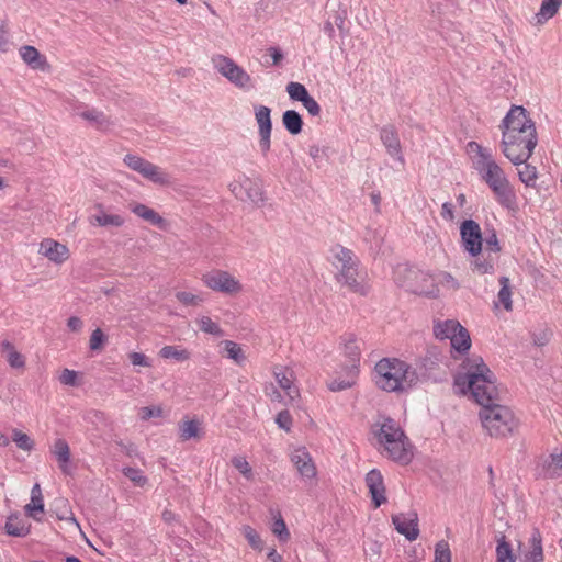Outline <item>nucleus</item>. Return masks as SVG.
I'll list each match as a JSON object with an SVG mask.
<instances>
[{
	"label": "nucleus",
	"mask_w": 562,
	"mask_h": 562,
	"mask_svg": "<svg viewBox=\"0 0 562 562\" xmlns=\"http://www.w3.org/2000/svg\"><path fill=\"white\" fill-rule=\"evenodd\" d=\"M159 356L164 359L186 361L190 358V352L186 349H179L176 346H165L160 349Z\"/></svg>",
	"instance_id": "43"
},
{
	"label": "nucleus",
	"mask_w": 562,
	"mask_h": 562,
	"mask_svg": "<svg viewBox=\"0 0 562 562\" xmlns=\"http://www.w3.org/2000/svg\"><path fill=\"white\" fill-rule=\"evenodd\" d=\"M105 341H106V336L100 328H97L92 331V334L90 336L89 347L93 351L100 350L103 348V345L105 344Z\"/></svg>",
	"instance_id": "55"
},
{
	"label": "nucleus",
	"mask_w": 562,
	"mask_h": 562,
	"mask_svg": "<svg viewBox=\"0 0 562 562\" xmlns=\"http://www.w3.org/2000/svg\"><path fill=\"white\" fill-rule=\"evenodd\" d=\"M255 119L258 124V136H259V148L263 157L268 155L271 148V133H272V121H271V109L257 104L254 105Z\"/></svg>",
	"instance_id": "9"
},
{
	"label": "nucleus",
	"mask_w": 562,
	"mask_h": 562,
	"mask_svg": "<svg viewBox=\"0 0 562 562\" xmlns=\"http://www.w3.org/2000/svg\"><path fill=\"white\" fill-rule=\"evenodd\" d=\"M496 562H516V555L513 552V548L504 535H501L497 538Z\"/></svg>",
	"instance_id": "37"
},
{
	"label": "nucleus",
	"mask_w": 562,
	"mask_h": 562,
	"mask_svg": "<svg viewBox=\"0 0 562 562\" xmlns=\"http://www.w3.org/2000/svg\"><path fill=\"white\" fill-rule=\"evenodd\" d=\"M128 358L133 366L150 367L151 362L148 357L142 352H131Z\"/></svg>",
	"instance_id": "63"
},
{
	"label": "nucleus",
	"mask_w": 562,
	"mask_h": 562,
	"mask_svg": "<svg viewBox=\"0 0 562 562\" xmlns=\"http://www.w3.org/2000/svg\"><path fill=\"white\" fill-rule=\"evenodd\" d=\"M395 529L409 541L417 539L419 535L418 518L416 513H412L409 517L403 514L392 517Z\"/></svg>",
	"instance_id": "20"
},
{
	"label": "nucleus",
	"mask_w": 562,
	"mask_h": 562,
	"mask_svg": "<svg viewBox=\"0 0 562 562\" xmlns=\"http://www.w3.org/2000/svg\"><path fill=\"white\" fill-rule=\"evenodd\" d=\"M12 439L16 443V446L22 450L31 451L34 447V442L29 437V435H26L18 429L13 430Z\"/></svg>",
	"instance_id": "50"
},
{
	"label": "nucleus",
	"mask_w": 562,
	"mask_h": 562,
	"mask_svg": "<svg viewBox=\"0 0 562 562\" xmlns=\"http://www.w3.org/2000/svg\"><path fill=\"white\" fill-rule=\"evenodd\" d=\"M202 281L209 289L216 292L236 294L241 291V284L239 281L232 277L227 271L214 270L203 274Z\"/></svg>",
	"instance_id": "10"
},
{
	"label": "nucleus",
	"mask_w": 562,
	"mask_h": 562,
	"mask_svg": "<svg viewBox=\"0 0 562 562\" xmlns=\"http://www.w3.org/2000/svg\"><path fill=\"white\" fill-rule=\"evenodd\" d=\"M302 104L312 116L319 115L321 106L311 94L302 102Z\"/></svg>",
	"instance_id": "62"
},
{
	"label": "nucleus",
	"mask_w": 562,
	"mask_h": 562,
	"mask_svg": "<svg viewBox=\"0 0 562 562\" xmlns=\"http://www.w3.org/2000/svg\"><path fill=\"white\" fill-rule=\"evenodd\" d=\"M77 114L99 131H108L113 125L110 117L97 109H86Z\"/></svg>",
	"instance_id": "24"
},
{
	"label": "nucleus",
	"mask_w": 562,
	"mask_h": 562,
	"mask_svg": "<svg viewBox=\"0 0 562 562\" xmlns=\"http://www.w3.org/2000/svg\"><path fill=\"white\" fill-rule=\"evenodd\" d=\"M366 485L371 495L372 503L375 508L387 502L386 488L383 475L378 469L370 470L366 475Z\"/></svg>",
	"instance_id": "15"
},
{
	"label": "nucleus",
	"mask_w": 562,
	"mask_h": 562,
	"mask_svg": "<svg viewBox=\"0 0 562 562\" xmlns=\"http://www.w3.org/2000/svg\"><path fill=\"white\" fill-rule=\"evenodd\" d=\"M405 280L400 285L406 291L427 297H436L439 290L434 279L416 268H405Z\"/></svg>",
	"instance_id": "7"
},
{
	"label": "nucleus",
	"mask_w": 562,
	"mask_h": 562,
	"mask_svg": "<svg viewBox=\"0 0 562 562\" xmlns=\"http://www.w3.org/2000/svg\"><path fill=\"white\" fill-rule=\"evenodd\" d=\"M374 384L385 392H406L418 381L416 371L397 358L379 360L372 373Z\"/></svg>",
	"instance_id": "2"
},
{
	"label": "nucleus",
	"mask_w": 562,
	"mask_h": 562,
	"mask_svg": "<svg viewBox=\"0 0 562 562\" xmlns=\"http://www.w3.org/2000/svg\"><path fill=\"white\" fill-rule=\"evenodd\" d=\"M131 211L138 217L147 221L151 225L164 227L166 221L155 210L148 207L145 204L136 203L131 205Z\"/></svg>",
	"instance_id": "30"
},
{
	"label": "nucleus",
	"mask_w": 562,
	"mask_h": 562,
	"mask_svg": "<svg viewBox=\"0 0 562 562\" xmlns=\"http://www.w3.org/2000/svg\"><path fill=\"white\" fill-rule=\"evenodd\" d=\"M286 92L289 93V97L293 101H300L301 103L306 100V98L310 95L306 87L300 82H290L286 86Z\"/></svg>",
	"instance_id": "45"
},
{
	"label": "nucleus",
	"mask_w": 562,
	"mask_h": 562,
	"mask_svg": "<svg viewBox=\"0 0 562 562\" xmlns=\"http://www.w3.org/2000/svg\"><path fill=\"white\" fill-rule=\"evenodd\" d=\"M461 369L454 375V386L460 394H470L482 406L479 415L483 428L494 438L514 435L519 427V420L508 406L498 403L499 392L495 374L482 357L473 355L467 358Z\"/></svg>",
	"instance_id": "1"
},
{
	"label": "nucleus",
	"mask_w": 562,
	"mask_h": 562,
	"mask_svg": "<svg viewBox=\"0 0 562 562\" xmlns=\"http://www.w3.org/2000/svg\"><path fill=\"white\" fill-rule=\"evenodd\" d=\"M38 252L48 260L60 265L69 258V249L66 245L47 238L40 244Z\"/></svg>",
	"instance_id": "17"
},
{
	"label": "nucleus",
	"mask_w": 562,
	"mask_h": 562,
	"mask_svg": "<svg viewBox=\"0 0 562 562\" xmlns=\"http://www.w3.org/2000/svg\"><path fill=\"white\" fill-rule=\"evenodd\" d=\"M518 176L521 182H524L527 187H535L537 179V169L536 167L524 164V167L518 170Z\"/></svg>",
	"instance_id": "47"
},
{
	"label": "nucleus",
	"mask_w": 562,
	"mask_h": 562,
	"mask_svg": "<svg viewBox=\"0 0 562 562\" xmlns=\"http://www.w3.org/2000/svg\"><path fill=\"white\" fill-rule=\"evenodd\" d=\"M461 245L470 256L480 255L483 245L482 231L474 220H464L460 225Z\"/></svg>",
	"instance_id": "11"
},
{
	"label": "nucleus",
	"mask_w": 562,
	"mask_h": 562,
	"mask_svg": "<svg viewBox=\"0 0 562 562\" xmlns=\"http://www.w3.org/2000/svg\"><path fill=\"white\" fill-rule=\"evenodd\" d=\"M282 124L291 135H299L303 130V119L295 110H286L282 114Z\"/></svg>",
	"instance_id": "33"
},
{
	"label": "nucleus",
	"mask_w": 562,
	"mask_h": 562,
	"mask_svg": "<svg viewBox=\"0 0 562 562\" xmlns=\"http://www.w3.org/2000/svg\"><path fill=\"white\" fill-rule=\"evenodd\" d=\"M123 473L137 486L142 487L147 483V477L143 475L139 469L127 467L123 470Z\"/></svg>",
	"instance_id": "52"
},
{
	"label": "nucleus",
	"mask_w": 562,
	"mask_h": 562,
	"mask_svg": "<svg viewBox=\"0 0 562 562\" xmlns=\"http://www.w3.org/2000/svg\"><path fill=\"white\" fill-rule=\"evenodd\" d=\"M176 297L182 304L192 306L199 305L200 302L202 301L200 296L186 291L177 292Z\"/></svg>",
	"instance_id": "58"
},
{
	"label": "nucleus",
	"mask_w": 562,
	"mask_h": 562,
	"mask_svg": "<svg viewBox=\"0 0 562 562\" xmlns=\"http://www.w3.org/2000/svg\"><path fill=\"white\" fill-rule=\"evenodd\" d=\"M162 408L160 406H144L140 407L138 416L142 420H149L150 418L161 417Z\"/></svg>",
	"instance_id": "56"
},
{
	"label": "nucleus",
	"mask_w": 562,
	"mask_h": 562,
	"mask_svg": "<svg viewBox=\"0 0 562 562\" xmlns=\"http://www.w3.org/2000/svg\"><path fill=\"white\" fill-rule=\"evenodd\" d=\"M450 345L459 353L468 352L471 348V338L468 329L463 327V330H458L456 335L450 337Z\"/></svg>",
	"instance_id": "38"
},
{
	"label": "nucleus",
	"mask_w": 562,
	"mask_h": 562,
	"mask_svg": "<svg viewBox=\"0 0 562 562\" xmlns=\"http://www.w3.org/2000/svg\"><path fill=\"white\" fill-rule=\"evenodd\" d=\"M501 289L497 294L498 302L504 306L506 311L513 310L512 291L509 278L502 276L498 279Z\"/></svg>",
	"instance_id": "40"
},
{
	"label": "nucleus",
	"mask_w": 562,
	"mask_h": 562,
	"mask_svg": "<svg viewBox=\"0 0 562 562\" xmlns=\"http://www.w3.org/2000/svg\"><path fill=\"white\" fill-rule=\"evenodd\" d=\"M52 453L56 457L60 471L65 474H69V461H70V448L67 441L63 438L57 439L54 442Z\"/></svg>",
	"instance_id": "26"
},
{
	"label": "nucleus",
	"mask_w": 562,
	"mask_h": 562,
	"mask_svg": "<svg viewBox=\"0 0 562 562\" xmlns=\"http://www.w3.org/2000/svg\"><path fill=\"white\" fill-rule=\"evenodd\" d=\"M344 345V355L349 359V363L344 366L345 373L349 376H357L359 373V362L361 350L355 334H347L341 337Z\"/></svg>",
	"instance_id": "14"
},
{
	"label": "nucleus",
	"mask_w": 562,
	"mask_h": 562,
	"mask_svg": "<svg viewBox=\"0 0 562 562\" xmlns=\"http://www.w3.org/2000/svg\"><path fill=\"white\" fill-rule=\"evenodd\" d=\"M244 191L245 198L244 201H249L255 205H262L265 202V196L261 188L258 183L252 181L250 178H244Z\"/></svg>",
	"instance_id": "34"
},
{
	"label": "nucleus",
	"mask_w": 562,
	"mask_h": 562,
	"mask_svg": "<svg viewBox=\"0 0 562 562\" xmlns=\"http://www.w3.org/2000/svg\"><path fill=\"white\" fill-rule=\"evenodd\" d=\"M328 18L333 21V24L337 26L341 36L348 34L349 30L346 27V20L348 16L347 9L341 2H337L335 7L326 12Z\"/></svg>",
	"instance_id": "32"
},
{
	"label": "nucleus",
	"mask_w": 562,
	"mask_h": 562,
	"mask_svg": "<svg viewBox=\"0 0 562 562\" xmlns=\"http://www.w3.org/2000/svg\"><path fill=\"white\" fill-rule=\"evenodd\" d=\"M232 464L235 469H237L247 480L252 477V470L249 465L248 461L244 457H234L232 459Z\"/></svg>",
	"instance_id": "53"
},
{
	"label": "nucleus",
	"mask_w": 562,
	"mask_h": 562,
	"mask_svg": "<svg viewBox=\"0 0 562 562\" xmlns=\"http://www.w3.org/2000/svg\"><path fill=\"white\" fill-rule=\"evenodd\" d=\"M180 437L182 440L199 438V422L191 419L179 425Z\"/></svg>",
	"instance_id": "44"
},
{
	"label": "nucleus",
	"mask_w": 562,
	"mask_h": 562,
	"mask_svg": "<svg viewBox=\"0 0 562 562\" xmlns=\"http://www.w3.org/2000/svg\"><path fill=\"white\" fill-rule=\"evenodd\" d=\"M380 138L390 156L400 161L404 160L402 155L401 142L394 125H384L380 131Z\"/></svg>",
	"instance_id": "19"
},
{
	"label": "nucleus",
	"mask_w": 562,
	"mask_h": 562,
	"mask_svg": "<svg viewBox=\"0 0 562 562\" xmlns=\"http://www.w3.org/2000/svg\"><path fill=\"white\" fill-rule=\"evenodd\" d=\"M468 148L471 151H474L477 154L476 160H485V157H491L492 154L487 148H484L479 143L471 140L468 143Z\"/></svg>",
	"instance_id": "61"
},
{
	"label": "nucleus",
	"mask_w": 562,
	"mask_h": 562,
	"mask_svg": "<svg viewBox=\"0 0 562 562\" xmlns=\"http://www.w3.org/2000/svg\"><path fill=\"white\" fill-rule=\"evenodd\" d=\"M374 434L380 445L386 442L387 439H393L398 436L405 437L404 431L400 428L396 422L390 417L384 419Z\"/></svg>",
	"instance_id": "27"
},
{
	"label": "nucleus",
	"mask_w": 562,
	"mask_h": 562,
	"mask_svg": "<svg viewBox=\"0 0 562 562\" xmlns=\"http://www.w3.org/2000/svg\"><path fill=\"white\" fill-rule=\"evenodd\" d=\"M78 373L74 370L64 369L59 376L61 384L75 386L77 385Z\"/></svg>",
	"instance_id": "60"
},
{
	"label": "nucleus",
	"mask_w": 562,
	"mask_h": 562,
	"mask_svg": "<svg viewBox=\"0 0 562 562\" xmlns=\"http://www.w3.org/2000/svg\"><path fill=\"white\" fill-rule=\"evenodd\" d=\"M276 423L279 426V428L289 432L291 430L292 423H293L292 416L289 413V411L283 409L281 412H279L276 417Z\"/></svg>",
	"instance_id": "57"
},
{
	"label": "nucleus",
	"mask_w": 562,
	"mask_h": 562,
	"mask_svg": "<svg viewBox=\"0 0 562 562\" xmlns=\"http://www.w3.org/2000/svg\"><path fill=\"white\" fill-rule=\"evenodd\" d=\"M271 530L282 542H285L290 539V532L280 513L278 514V517L274 519Z\"/></svg>",
	"instance_id": "48"
},
{
	"label": "nucleus",
	"mask_w": 562,
	"mask_h": 562,
	"mask_svg": "<svg viewBox=\"0 0 562 562\" xmlns=\"http://www.w3.org/2000/svg\"><path fill=\"white\" fill-rule=\"evenodd\" d=\"M214 67L235 87L249 91L256 88L250 75L238 66L232 58L217 55L213 58Z\"/></svg>",
	"instance_id": "6"
},
{
	"label": "nucleus",
	"mask_w": 562,
	"mask_h": 562,
	"mask_svg": "<svg viewBox=\"0 0 562 562\" xmlns=\"http://www.w3.org/2000/svg\"><path fill=\"white\" fill-rule=\"evenodd\" d=\"M485 244L487 246V252L497 254L501 251V246L495 229H492L491 233L485 237Z\"/></svg>",
	"instance_id": "59"
},
{
	"label": "nucleus",
	"mask_w": 562,
	"mask_h": 562,
	"mask_svg": "<svg viewBox=\"0 0 562 562\" xmlns=\"http://www.w3.org/2000/svg\"><path fill=\"white\" fill-rule=\"evenodd\" d=\"M529 549L524 553V562H544L542 536L533 528L528 540Z\"/></svg>",
	"instance_id": "22"
},
{
	"label": "nucleus",
	"mask_w": 562,
	"mask_h": 562,
	"mask_svg": "<svg viewBox=\"0 0 562 562\" xmlns=\"http://www.w3.org/2000/svg\"><path fill=\"white\" fill-rule=\"evenodd\" d=\"M4 530L12 537H25L31 531V524L19 513H14L7 518Z\"/></svg>",
	"instance_id": "23"
},
{
	"label": "nucleus",
	"mask_w": 562,
	"mask_h": 562,
	"mask_svg": "<svg viewBox=\"0 0 562 562\" xmlns=\"http://www.w3.org/2000/svg\"><path fill=\"white\" fill-rule=\"evenodd\" d=\"M474 168L493 192L495 200L505 209H514L517 202L515 191L493 156L485 157V160H475Z\"/></svg>",
	"instance_id": "3"
},
{
	"label": "nucleus",
	"mask_w": 562,
	"mask_h": 562,
	"mask_svg": "<svg viewBox=\"0 0 562 562\" xmlns=\"http://www.w3.org/2000/svg\"><path fill=\"white\" fill-rule=\"evenodd\" d=\"M463 330V326L456 319H447L443 322H437L434 325V334L436 338L440 340L449 339L457 331Z\"/></svg>",
	"instance_id": "31"
},
{
	"label": "nucleus",
	"mask_w": 562,
	"mask_h": 562,
	"mask_svg": "<svg viewBox=\"0 0 562 562\" xmlns=\"http://www.w3.org/2000/svg\"><path fill=\"white\" fill-rule=\"evenodd\" d=\"M473 259L470 261V267L473 272L479 274L494 273L495 258L487 251L480 255L471 256Z\"/></svg>",
	"instance_id": "25"
},
{
	"label": "nucleus",
	"mask_w": 562,
	"mask_h": 562,
	"mask_svg": "<svg viewBox=\"0 0 562 562\" xmlns=\"http://www.w3.org/2000/svg\"><path fill=\"white\" fill-rule=\"evenodd\" d=\"M291 461L302 479L312 480L316 477V467L305 447L296 448L291 454Z\"/></svg>",
	"instance_id": "16"
},
{
	"label": "nucleus",
	"mask_w": 562,
	"mask_h": 562,
	"mask_svg": "<svg viewBox=\"0 0 562 562\" xmlns=\"http://www.w3.org/2000/svg\"><path fill=\"white\" fill-rule=\"evenodd\" d=\"M561 4L562 0H542L540 10L536 14L537 23L543 24L549 19L553 18L558 13Z\"/></svg>",
	"instance_id": "35"
},
{
	"label": "nucleus",
	"mask_w": 562,
	"mask_h": 562,
	"mask_svg": "<svg viewBox=\"0 0 562 562\" xmlns=\"http://www.w3.org/2000/svg\"><path fill=\"white\" fill-rule=\"evenodd\" d=\"M434 562H451V551L447 541L441 540L436 544Z\"/></svg>",
	"instance_id": "49"
},
{
	"label": "nucleus",
	"mask_w": 562,
	"mask_h": 562,
	"mask_svg": "<svg viewBox=\"0 0 562 562\" xmlns=\"http://www.w3.org/2000/svg\"><path fill=\"white\" fill-rule=\"evenodd\" d=\"M536 475L544 480L562 477V453H552L543 459L536 469Z\"/></svg>",
	"instance_id": "18"
},
{
	"label": "nucleus",
	"mask_w": 562,
	"mask_h": 562,
	"mask_svg": "<svg viewBox=\"0 0 562 562\" xmlns=\"http://www.w3.org/2000/svg\"><path fill=\"white\" fill-rule=\"evenodd\" d=\"M92 224H97L99 226L105 227V226H115L120 227L125 223V220L123 216L119 214H106L103 210H100L98 214L93 216Z\"/></svg>",
	"instance_id": "39"
},
{
	"label": "nucleus",
	"mask_w": 562,
	"mask_h": 562,
	"mask_svg": "<svg viewBox=\"0 0 562 562\" xmlns=\"http://www.w3.org/2000/svg\"><path fill=\"white\" fill-rule=\"evenodd\" d=\"M52 515H55V517L58 520H65L67 522H70L75 525L77 528H79V524L77 519L75 518V515L72 513V509L66 498H57L52 504Z\"/></svg>",
	"instance_id": "28"
},
{
	"label": "nucleus",
	"mask_w": 562,
	"mask_h": 562,
	"mask_svg": "<svg viewBox=\"0 0 562 562\" xmlns=\"http://www.w3.org/2000/svg\"><path fill=\"white\" fill-rule=\"evenodd\" d=\"M387 452L389 458L401 464H408L413 459L411 445L408 438L398 436L393 439H387L386 442L381 443Z\"/></svg>",
	"instance_id": "13"
},
{
	"label": "nucleus",
	"mask_w": 562,
	"mask_h": 562,
	"mask_svg": "<svg viewBox=\"0 0 562 562\" xmlns=\"http://www.w3.org/2000/svg\"><path fill=\"white\" fill-rule=\"evenodd\" d=\"M356 378L357 376L349 378L346 374V379H334L328 383V389L333 392L350 389L356 383Z\"/></svg>",
	"instance_id": "51"
},
{
	"label": "nucleus",
	"mask_w": 562,
	"mask_h": 562,
	"mask_svg": "<svg viewBox=\"0 0 562 562\" xmlns=\"http://www.w3.org/2000/svg\"><path fill=\"white\" fill-rule=\"evenodd\" d=\"M124 164L132 170L142 175L145 179L160 186L168 184L169 177L162 169L153 162L133 154L125 155Z\"/></svg>",
	"instance_id": "8"
},
{
	"label": "nucleus",
	"mask_w": 562,
	"mask_h": 562,
	"mask_svg": "<svg viewBox=\"0 0 562 562\" xmlns=\"http://www.w3.org/2000/svg\"><path fill=\"white\" fill-rule=\"evenodd\" d=\"M199 327L202 331L216 337H221L224 335V331L220 327V325L213 322L209 316H203L200 318Z\"/></svg>",
	"instance_id": "46"
},
{
	"label": "nucleus",
	"mask_w": 562,
	"mask_h": 562,
	"mask_svg": "<svg viewBox=\"0 0 562 562\" xmlns=\"http://www.w3.org/2000/svg\"><path fill=\"white\" fill-rule=\"evenodd\" d=\"M276 380L281 389H283L286 395L294 400L299 396V389L292 385V380L286 375V373L282 370L274 372Z\"/></svg>",
	"instance_id": "42"
},
{
	"label": "nucleus",
	"mask_w": 562,
	"mask_h": 562,
	"mask_svg": "<svg viewBox=\"0 0 562 562\" xmlns=\"http://www.w3.org/2000/svg\"><path fill=\"white\" fill-rule=\"evenodd\" d=\"M1 351L5 353L7 361L12 368H24L25 359L19 351L15 350L12 342H10L9 340H3L1 342Z\"/></svg>",
	"instance_id": "36"
},
{
	"label": "nucleus",
	"mask_w": 562,
	"mask_h": 562,
	"mask_svg": "<svg viewBox=\"0 0 562 562\" xmlns=\"http://www.w3.org/2000/svg\"><path fill=\"white\" fill-rule=\"evenodd\" d=\"M330 252L334 257L333 266L338 270L335 277L337 282L353 293L367 295L369 288L357 279L359 261L353 251L341 245H336Z\"/></svg>",
	"instance_id": "4"
},
{
	"label": "nucleus",
	"mask_w": 562,
	"mask_h": 562,
	"mask_svg": "<svg viewBox=\"0 0 562 562\" xmlns=\"http://www.w3.org/2000/svg\"><path fill=\"white\" fill-rule=\"evenodd\" d=\"M243 533L254 549L261 550L262 541L260 539V536L254 528H251L250 526H244Z\"/></svg>",
	"instance_id": "54"
},
{
	"label": "nucleus",
	"mask_w": 562,
	"mask_h": 562,
	"mask_svg": "<svg viewBox=\"0 0 562 562\" xmlns=\"http://www.w3.org/2000/svg\"><path fill=\"white\" fill-rule=\"evenodd\" d=\"M44 512V498L42 490L38 483H35L31 490V503L25 506V513L29 517H32L36 521H41V518L36 516V513Z\"/></svg>",
	"instance_id": "29"
},
{
	"label": "nucleus",
	"mask_w": 562,
	"mask_h": 562,
	"mask_svg": "<svg viewBox=\"0 0 562 562\" xmlns=\"http://www.w3.org/2000/svg\"><path fill=\"white\" fill-rule=\"evenodd\" d=\"M231 192L240 201H244L245 191H244V180L235 181L229 184Z\"/></svg>",
	"instance_id": "64"
},
{
	"label": "nucleus",
	"mask_w": 562,
	"mask_h": 562,
	"mask_svg": "<svg viewBox=\"0 0 562 562\" xmlns=\"http://www.w3.org/2000/svg\"><path fill=\"white\" fill-rule=\"evenodd\" d=\"M20 55L23 61L34 70L47 71L49 64L34 46L25 45L20 48Z\"/></svg>",
	"instance_id": "21"
},
{
	"label": "nucleus",
	"mask_w": 562,
	"mask_h": 562,
	"mask_svg": "<svg viewBox=\"0 0 562 562\" xmlns=\"http://www.w3.org/2000/svg\"><path fill=\"white\" fill-rule=\"evenodd\" d=\"M501 130L502 135L504 134V143L507 146L509 143V150H513L512 146L515 135L519 133L526 134V137L530 136L527 143L529 148L537 146L538 138L535 122L529 117L528 112L522 106H513L510 109L502 121Z\"/></svg>",
	"instance_id": "5"
},
{
	"label": "nucleus",
	"mask_w": 562,
	"mask_h": 562,
	"mask_svg": "<svg viewBox=\"0 0 562 562\" xmlns=\"http://www.w3.org/2000/svg\"><path fill=\"white\" fill-rule=\"evenodd\" d=\"M525 135L526 134H522V133L515 135V139H514L513 146H512L513 150L508 149L509 145L507 146L504 143V134L502 135V142H501L502 151H503L504 156L515 166L525 164L530 158V156L532 155L533 149L536 147V146H532L529 148L527 143H528V139L530 138V136L526 137Z\"/></svg>",
	"instance_id": "12"
},
{
	"label": "nucleus",
	"mask_w": 562,
	"mask_h": 562,
	"mask_svg": "<svg viewBox=\"0 0 562 562\" xmlns=\"http://www.w3.org/2000/svg\"><path fill=\"white\" fill-rule=\"evenodd\" d=\"M224 350L227 358L234 360L238 366H243L246 361V355L239 344L232 340H224Z\"/></svg>",
	"instance_id": "41"
}]
</instances>
